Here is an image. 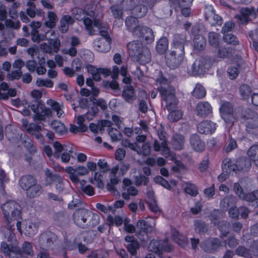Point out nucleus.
I'll use <instances>...</instances> for the list:
<instances>
[{
    "label": "nucleus",
    "mask_w": 258,
    "mask_h": 258,
    "mask_svg": "<svg viewBox=\"0 0 258 258\" xmlns=\"http://www.w3.org/2000/svg\"><path fill=\"white\" fill-rule=\"evenodd\" d=\"M6 227L3 226L0 230L5 236H11L15 230V221L22 219V208L17 202L8 201L1 206Z\"/></svg>",
    "instance_id": "f257e3e1"
},
{
    "label": "nucleus",
    "mask_w": 258,
    "mask_h": 258,
    "mask_svg": "<svg viewBox=\"0 0 258 258\" xmlns=\"http://www.w3.org/2000/svg\"><path fill=\"white\" fill-rule=\"evenodd\" d=\"M73 219L75 224L83 229L94 227L99 223L97 214L84 208L77 209L73 213Z\"/></svg>",
    "instance_id": "f03ea898"
},
{
    "label": "nucleus",
    "mask_w": 258,
    "mask_h": 258,
    "mask_svg": "<svg viewBox=\"0 0 258 258\" xmlns=\"http://www.w3.org/2000/svg\"><path fill=\"white\" fill-rule=\"evenodd\" d=\"M31 96L35 99L29 105L31 110L35 113L33 116L34 121H45L46 116H51V110L46 108L40 99L42 96L41 91L34 90L31 92Z\"/></svg>",
    "instance_id": "7ed1b4c3"
},
{
    "label": "nucleus",
    "mask_w": 258,
    "mask_h": 258,
    "mask_svg": "<svg viewBox=\"0 0 258 258\" xmlns=\"http://www.w3.org/2000/svg\"><path fill=\"white\" fill-rule=\"evenodd\" d=\"M213 63V60L208 56L197 58L188 70V74L191 76L202 75L211 67Z\"/></svg>",
    "instance_id": "20e7f679"
},
{
    "label": "nucleus",
    "mask_w": 258,
    "mask_h": 258,
    "mask_svg": "<svg viewBox=\"0 0 258 258\" xmlns=\"http://www.w3.org/2000/svg\"><path fill=\"white\" fill-rule=\"evenodd\" d=\"M158 91L162 99L166 102L165 107L167 109L171 110L178 104V100L175 96V90L173 87L170 85L159 87Z\"/></svg>",
    "instance_id": "39448f33"
},
{
    "label": "nucleus",
    "mask_w": 258,
    "mask_h": 258,
    "mask_svg": "<svg viewBox=\"0 0 258 258\" xmlns=\"http://www.w3.org/2000/svg\"><path fill=\"white\" fill-rule=\"evenodd\" d=\"M1 247L4 252L8 256L11 255V252L19 254H22L23 253L29 256H33L34 255L32 246L28 241H25L23 243L22 246V250L16 246H10L6 242L2 243Z\"/></svg>",
    "instance_id": "423d86ee"
},
{
    "label": "nucleus",
    "mask_w": 258,
    "mask_h": 258,
    "mask_svg": "<svg viewBox=\"0 0 258 258\" xmlns=\"http://www.w3.org/2000/svg\"><path fill=\"white\" fill-rule=\"evenodd\" d=\"M184 54V52L171 48V50L165 55L166 66L172 70L178 68L183 60Z\"/></svg>",
    "instance_id": "0eeeda50"
},
{
    "label": "nucleus",
    "mask_w": 258,
    "mask_h": 258,
    "mask_svg": "<svg viewBox=\"0 0 258 258\" xmlns=\"http://www.w3.org/2000/svg\"><path fill=\"white\" fill-rule=\"evenodd\" d=\"M136 236L142 242H147L149 239V234L152 233L154 226L149 222L139 219L136 223Z\"/></svg>",
    "instance_id": "6e6552de"
},
{
    "label": "nucleus",
    "mask_w": 258,
    "mask_h": 258,
    "mask_svg": "<svg viewBox=\"0 0 258 258\" xmlns=\"http://www.w3.org/2000/svg\"><path fill=\"white\" fill-rule=\"evenodd\" d=\"M229 160L230 171L237 173L238 172L248 171L251 167V161L246 157H241L235 161H232L230 158H225Z\"/></svg>",
    "instance_id": "1a4fd4ad"
},
{
    "label": "nucleus",
    "mask_w": 258,
    "mask_h": 258,
    "mask_svg": "<svg viewBox=\"0 0 258 258\" xmlns=\"http://www.w3.org/2000/svg\"><path fill=\"white\" fill-rule=\"evenodd\" d=\"M104 30H100L99 34L103 38L95 40L94 42V46L96 50L99 52H108L111 48V39L107 31Z\"/></svg>",
    "instance_id": "9d476101"
},
{
    "label": "nucleus",
    "mask_w": 258,
    "mask_h": 258,
    "mask_svg": "<svg viewBox=\"0 0 258 258\" xmlns=\"http://www.w3.org/2000/svg\"><path fill=\"white\" fill-rule=\"evenodd\" d=\"M148 249L150 251L157 254L159 257L160 254L163 251H170L172 249V246L169 244L167 240H152L148 246Z\"/></svg>",
    "instance_id": "9b49d317"
},
{
    "label": "nucleus",
    "mask_w": 258,
    "mask_h": 258,
    "mask_svg": "<svg viewBox=\"0 0 258 258\" xmlns=\"http://www.w3.org/2000/svg\"><path fill=\"white\" fill-rule=\"evenodd\" d=\"M157 134L161 141V143H160L158 141L155 140L153 147L154 150L155 151H159L161 149L165 153L169 154V149L168 147L166 132L164 131L162 125H160L157 129Z\"/></svg>",
    "instance_id": "f8f14e48"
},
{
    "label": "nucleus",
    "mask_w": 258,
    "mask_h": 258,
    "mask_svg": "<svg viewBox=\"0 0 258 258\" xmlns=\"http://www.w3.org/2000/svg\"><path fill=\"white\" fill-rule=\"evenodd\" d=\"M65 171L69 174V178L71 181L75 183L79 182L78 176H84L89 173L88 169L83 166H78L75 168L71 166L68 167Z\"/></svg>",
    "instance_id": "ddd939ff"
},
{
    "label": "nucleus",
    "mask_w": 258,
    "mask_h": 258,
    "mask_svg": "<svg viewBox=\"0 0 258 258\" xmlns=\"http://www.w3.org/2000/svg\"><path fill=\"white\" fill-rule=\"evenodd\" d=\"M57 240V235L50 231H47L40 234L39 237V245L41 247L49 248Z\"/></svg>",
    "instance_id": "4468645a"
},
{
    "label": "nucleus",
    "mask_w": 258,
    "mask_h": 258,
    "mask_svg": "<svg viewBox=\"0 0 258 258\" xmlns=\"http://www.w3.org/2000/svg\"><path fill=\"white\" fill-rule=\"evenodd\" d=\"M206 20L212 26L221 25L222 23V18L215 13L213 7L211 5H206L204 9Z\"/></svg>",
    "instance_id": "2eb2a0df"
},
{
    "label": "nucleus",
    "mask_w": 258,
    "mask_h": 258,
    "mask_svg": "<svg viewBox=\"0 0 258 258\" xmlns=\"http://www.w3.org/2000/svg\"><path fill=\"white\" fill-rule=\"evenodd\" d=\"M125 24L127 30L132 33L134 37L135 35H139L140 28L142 25L137 18L133 16H128L125 19Z\"/></svg>",
    "instance_id": "dca6fc26"
},
{
    "label": "nucleus",
    "mask_w": 258,
    "mask_h": 258,
    "mask_svg": "<svg viewBox=\"0 0 258 258\" xmlns=\"http://www.w3.org/2000/svg\"><path fill=\"white\" fill-rule=\"evenodd\" d=\"M212 107L208 102L201 101L197 104L195 112L197 116L205 118L212 113Z\"/></svg>",
    "instance_id": "f3484780"
},
{
    "label": "nucleus",
    "mask_w": 258,
    "mask_h": 258,
    "mask_svg": "<svg viewBox=\"0 0 258 258\" xmlns=\"http://www.w3.org/2000/svg\"><path fill=\"white\" fill-rule=\"evenodd\" d=\"M240 14L236 15L234 18L238 20L240 24H246L250 20V16L254 13V9L253 8H243L239 11Z\"/></svg>",
    "instance_id": "a211bd4d"
},
{
    "label": "nucleus",
    "mask_w": 258,
    "mask_h": 258,
    "mask_svg": "<svg viewBox=\"0 0 258 258\" xmlns=\"http://www.w3.org/2000/svg\"><path fill=\"white\" fill-rule=\"evenodd\" d=\"M221 245L219 239L216 238H211L202 242L201 244L202 248L206 252H214Z\"/></svg>",
    "instance_id": "6ab92c4d"
},
{
    "label": "nucleus",
    "mask_w": 258,
    "mask_h": 258,
    "mask_svg": "<svg viewBox=\"0 0 258 258\" xmlns=\"http://www.w3.org/2000/svg\"><path fill=\"white\" fill-rule=\"evenodd\" d=\"M145 47L143 45L142 42L138 40L131 41L127 45L128 54L133 60L135 57L139 55L140 53Z\"/></svg>",
    "instance_id": "aec40b11"
},
{
    "label": "nucleus",
    "mask_w": 258,
    "mask_h": 258,
    "mask_svg": "<svg viewBox=\"0 0 258 258\" xmlns=\"http://www.w3.org/2000/svg\"><path fill=\"white\" fill-rule=\"evenodd\" d=\"M216 128V124L208 120L200 122L197 125L198 132L202 134H212Z\"/></svg>",
    "instance_id": "412c9836"
},
{
    "label": "nucleus",
    "mask_w": 258,
    "mask_h": 258,
    "mask_svg": "<svg viewBox=\"0 0 258 258\" xmlns=\"http://www.w3.org/2000/svg\"><path fill=\"white\" fill-rule=\"evenodd\" d=\"M139 35H135V37L141 38L147 43H151L154 40V35L153 30L147 26L142 25L139 30Z\"/></svg>",
    "instance_id": "4be33fe9"
},
{
    "label": "nucleus",
    "mask_w": 258,
    "mask_h": 258,
    "mask_svg": "<svg viewBox=\"0 0 258 258\" xmlns=\"http://www.w3.org/2000/svg\"><path fill=\"white\" fill-rule=\"evenodd\" d=\"M186 42L185 35L176 34L174 36L172 48L184 52V45Z\"/></svg>",
    "instance_id": "5701e85b"
},
{
    "label": "nucleus",
    "mask_w": 258,
    "mask_h": 258,
    "mask_svg": "<svg viewBox=\"0 0 258 258\" xmlns=\"http://www.w3.org/2000/svg\"><path fill=\"white\" fill-rule=\"evenodd\" d=\"M37 182V179L34 176L30 174L23 175L19 181L20 187L24 190L29 189Z\"/></svg>",
    "instance_id": "b1692460"
},
{
    "label": "nucleus",
    "mask_w": 258,
    "mask_h": 258,
    "mask_svg": "<svg viewBox=\"0 0 258 258\" xmlns=\"http://www.w3.org/2000/svg\"><path fill=\"white\" fill-rule=\"evenodd\" d=\"M237 199L232 195L225 196L220 203V208L222 210L226 211L236 205Z\"/></svg>",
    "instance_id": "393cba45"
},
{
    "label": "nucleus",
    "mask_w": 258,
    "mask_h": 258,
    "mask_svg": "<svg viewBox=\"0 0 258 258\" xmlns=\"http://www.w3.org/2000/svg\"><path fill=\"white\" fill-rule=\"evenodd\" d=\"M193 149L197 152H202L205 149V144L197 134L192 135L189 139Z\"/></svg>",
    "instance_id": "a878e982"
},
{
    "label": "nucleus",
    "mask_w": 258,
    "mask_h": 258,
    "mask_svg": "<svg viewBox=\"0 0 258 258\" xmlns=\"http://www.w3.org/2000/svg\"><path fill=\"white\" fill-rule=\"evenodd\" d=\"M26 196L29 199H33L39 197L43 192L41 185L37 182L26 190Z\"/></svg>",
    "instance_id": "bb28decb"
},
{
    "label": "nucleus",
    "mask_w": 258,
    "mask_h": 258,
    "mask_svg": "<svg viewBox=\"0 0 258 258\" xmlns=\"http://www.w3.org/2000/svg\"><path fill=\"white\" fill-rule=\"evenodd\" d=\"M53 219L56 225L62 227L68 224L70 219L66 212L61 211L54 214Z\"/></svg>",
    "instance_id": "cd10ccee"
},
{
    "label": "nucleus",
    "mask_w": 258,
    "mask_h": 258,
    "mask_svg": "<svg viewBox=\"0 0 258 258\" xmlns=\"http://www.w3.org/2000/svg\"><path fill=\"white\" fill-rule=\"evenodd\" d=\"M151 59V54L150 50L146 47L133 60L136 61H139L142 64H145L150 62Z\"/></svg>",
    "instance_id": "c85d7f7f"
},
{
    "label": "nucleus",
    "mask_w": 258,
    "mask_h": 258,
    "mask_svg": "<svg viewBox=\"0 0 258 258\" xmlns=\"http://www.w3.org/2000/svg\"><path fill=\"white\" fill-rule=\"evenodd\" d=\"M123 99L130 103H133L136 99L134 88L132 86H126L122 94Z\"/></svg>",
    "instance_id": "c756f323"
},
{
    "label": "nucleus",
    "mask_w": 258,
    "mask_h": 258,
    "mask_svg": "<svg viewBox=\"0 0 258 258\" xmlns=\"http://www.w3.org/2000/svg\"><path fill=\"white\" fill-rule=\"evenodd\" d=\"M185 144L184 137L180 134H175L172 138V146L176 150L183 149Z\"/></svg>",
    "instance_id": "7c9ffc66"
},
{
    "label": "nucleus",
    "mask_w": 258,
    "mask_h": 258,
    "mask_svg": "<svg viewBox=\"0 0 258 258\" xmlns=\"http://www.w3.org/2000/svg\"><path fill=\"white\" fill-rule=\"evenodd\" d=\"M74 23V19L69 15H64L60 20L59 31L66 33L69 29V26Z\"/></svg>",
    "instance_id": "2f4dec72"
},
{
    "label": "nucleus",
    "mask_w": 258,
    "mask_h": 258,
    "mask_svg": "<svg viewBox=\"0 0 258 258\" xmlns=\"http://www.w3.org/2000/svg\"><path fill=\"white\" fill-rule=\"evenodd\" d=\"M244 197L241 198L242 200L250 202L254 208L258 207V190L246 194H244Z\"/></svg>",
    "instance_id": "473e14b6"
},
{
    "label": "nucleus",
    "mask_w": 258,
    "mask_h": 258,
    "mask_svg": "<svg viewBox=\"0 0 258 258\" xmlns=\"http://www.w3.org/2000/svg\"><path fill=\"white\" fill-rule=\"evenodd\" d=\"M229 160L228 159H224L222 163V169L223 172L218 176V180L223 182L228 177L229 173L232 171H230Z\"/></svg>",
    "instance_id": "72a5a7b5"
},
{
    "label": "nucleus",
    "mask_w": 258,
    "mask_h": 258,
    "mask_svg": "<svg viewBox=\"0 0 258 258\" xmlns=\"http://www.w3.org/2000/svg\"><path fill=\"white\" fill-rule=\"evenodd\" d=\"M49 33L52 35L54 33V31L50 30L44 34H39L37 30H32L31 32L32 40L34 42L39 43L40 41L47 39L46 35Z\"/></svg>",
    "instance_id": "f704fd0d"
},
{
    "label": "nucleus",
    "mask_w": 258,
    "mask_h": 258,
    "mask_svg": "<svg viewBox=\"0 0 258 258\" xmlns=\"http://www.w3.org/2000/svg\"><path fill=\"white\" fill-rule=\"evenodd\" d=\"M41 129L42 127L40 125L32 123L28 128V133L34 136L36 139L41 141L42 140V135L40 133Z\"/></svg>",
    "instance_id": "c9c22d12"
},
{
    "label": "nucleus",
    "mask_w": 258,
    "mask_h": 258,
    "mask_svg": "<svg viewBox=\"0 0 258 258\" xmlns=\"http://www.w3.org/2000/svg\"><path fill=\"white\" fill-rule=\"evenodd\" d=\"M217 228L221 232L220 237H226L229 233L230 223L225 220L219 221L217 224Z\"/></svg>",
    "instance_id": "e433bc0d"
},
{
    "label": "nucleus",
    "mask_w": 258,
    "mask_h": 258,
    "mask_svg": "<svg viewBox=\"0 0 258 258\" xmlns=\"http://www.w3.org/2000/svg\"><path fill=\"white\" fill-rule=\"evenodd\" d=\"M177 105L172 108L171 110L167 109L169 113L168 115L167 118L170 122H175L180 119L182 116V112L176 109Z\"/></svg>",
    "instance_id": "4c0bfd02"
},
{
    "label": "nucleus",
    "mask_w": 258,
    "mask_h": 258,
    "mask_svg": "<svg viewBox=\"0 0 258 258\" xmlns=\"http://www.w3.org/2000/svg\"><path fill=\"white\" fill-rule=\"evenodd\" d=\"M194 226L196 231L199 234H205L209 231L208 224L201 220L195 221Z\"/></svg>",
    "instance_id": "58836bf2"
},
{
    "label": "nucleus",
    "mask_w": 258,
    "mask_h": 258,
    "mask_svg": "<svg viewBox=\"0 0 258 258\" xmlns=\"http://www.w3.org/2000/svg\"><path fill=\"white\" fill-rule=\"evenodd\" d=\"M21 141L23 146L27 149L30 153L33 154L36 152V147L28 136L24 135L23 137L21 136Z\"/></svg>",
    "instance_id": "ea45409f"
},
{
    "label": "nucleus",
    "mask_w": 258,
    "mask_h": 258,
    "mask_svg": "<svg viewBox=\"0 0 258 258\" xmlns=\"http://www.w3.org/2000/svg\"><path fill=\"white\" fill-rule=\"evenodd\" d=\"M168 47V41L166 37H163L161 38L157 43L156 50L160 54H164L166 51Z\"/></svg>",
    "instance_id": "a19ab883"
},
{
    "label": "nucleus",
    "mask_w": 258,
    "mask_h": 258,
    "mask_svg": "<svg viewBox=\"0 0 258 258\" xmlns=\"http://www.w3.org/2000/svg\"><path fill=\"white\" fill-rule=\"evenodd\" d=\"M51 127L55 131V133L59 135H63L67 132L63 123L59 121L54 120L51 123Z\"/></svg>",
    "instance_id": "79ce46f5"
},
{
    "label": "nucleus",
    "mask_w": 258,
    "mask_h": 258,
    "mask_svg": "<svg viewBox=\"0 0 258 258\" xmlns=\"http://www.w3.org/2000/svg\"><path fill=\"white\" fill-rule=\"evenodd\" d=\"M184 191L192 197H196L198 194V188L195 184L190 182H184L182 184Z\"/></svg>",
    "instance_id": "37998d69"
},
{
    "label": "nucleus",
    "mask_w": 258,
    "mask_h": 258,
    "mask_svg": "<svg viewBox=\"0 0 258 258\" xmlns=\"http://www.w3.org/2000/svg\"><path fill=\"white\" fill-rule=\"evenodd\" d=\"M235 52V50L231 47H220L218 52L217 56L222 58H228L231 57Z\"/></svg>",
    "instance_id": "c03bdc74"
},
{
    "label": "nucleus",
    "mask_w": 258,
    "mask_h": 258,
    "mask_svg": "<svg viewBox=\"0 0 258 258\" xmlns=\"http://www.w3.org/2000/svg\"><path fill=\"white\" fill-rule=\"evenodd\" d=\"M148 12L147 6L144 4L136 6L132 10V14L138 17H142L144 16Z\"/></svg>",
    "instance_id": "a18cd8bd"
},
{
    "label": "nucleus",
    "mask_w": 258,
    "mask_h": 258,
    "mask_svg": "<svg viewBox=\"0 0 258 258\" xmlns=\"http://www.w3.org/2000/svg\"><path fill=\"white\" fill-rule=\"evenodd\" d=\"M193 42L195 48L198 50H202L206 46V39L202 35H196Z\"/></svg>",
    "instance_id": "49530a36"
},
{
    "label": "nucleus",
    "mask_w": 258,
    "mask_h": 258,
    "mask_svg": "<svg viewBox=\"0 0 258 258\" xmlns=\"http://www.w3.org/2000/svg\"><path fill=\"white\" fill-rule=\"evenodd\" d=\"M247 154L253 161L255 165L258 167V145L251 146L247 151Z\"/></svg>",
    "instance_id": "de8ad7c7"
},
{
    "label": "nucleus",
    "mask_w": 258,
    "mask_h": 258,
    "mask_svg": "<svg viewBox=\"0 0 258 258\" xmlns=\"http://www.w3.org/2000/svg\"><path fill=\"white\" fill-rule=\"evenodd\" d=\"M235 253L244 258H253L251 250L243 246H239L235 251Z\"/></svg>",
    "instance_id": "09e8293b"
},
{
    "label": "nucleus",
    "mask_w": 258,
    "mask_h": 258,
    "mask_svg": "<svg viewBox=\"0 0 258 258\" xmlns=\"http://www.w3.org/2000/svg\"><path fill=\"white\" fill-rule=\"evenodd\" d=\"M244 123L246 126V130L249 133H251L253 130L258 128V116H255L254 119L245 120Z\"/></svg>",
    "instance_id": "8fccbe9b"
},
{
    "label": "nucleus",
    "mask_w": 258,
    "mask_h": 258,
    "mask_svg": "<svg viewBox=\"0 0 258 258\" xmlns=\"http://www.w3.org/2000/svg\"><path fill=\"white\" fill-rule=\"evenodd\" d=\"M122 4H112V6L110 7V10L115 18L120 19L122 17L123 14V7L121 6V5Z\"/></svg>",
    "instance_id": "3c124183"
},
{
    "label": "nucleus",
    "mask_w": 258,
    "mask_h": 258,
    "mask_svg": "<svg viewBox=\"0 0 258 258\" xmlns=\"http://www.w3.org/2000/svg\"><path fill=\"white\" fill-rule=\"evenodd\" d=\"M206 95V91L204 87L201 84H197L195 89L192 92V95L198 99L204 98Z\"/></svg>",
    "instance_id": "603ef678"
},
{
    "label": "nucleus",
    "mask_w": 258,
    "mask_h": 258,
    "mask_svg": "<svg viewBox=\"0 0 258 258\" xmlns=\"http://www.w3.org/2000/svg\"><path fill=\"white\" fill-rule=\"evenodd\" d=\"M48 20L44 23L46 27L52 28L55 27L56 23L58 21L57 17L55 13L52 12L48 13Z\"/></svg>",
    "instance_id": "864d4df0"
},
{
    "label": "nucleus",
    "mask_w": 258,
    "mask_h": 258,
    "mask_svg": "<svg viewBox=\"0 0 258 258\" xmlns=\"http://www.w3.org/2000/svg\"><path fill=\"white\" fill-rule=\"evenodd\" d=\"M219 34L217 33L211 32L208 35L209 44L212 46L216 48L219 46Z\"/></svg>",
    "instance_id": "5fc2aeb1"
},
{
    "label": "nucleus",
    "mask_w": 258,
    "mask_h": 258,
    "mask_svg": "<svg viewBox=\"0 0 258 258\" xmlns=\"http://www.w3.org/2000/svg\"><path fill=\"white\" fill-rule=\"evenodd\" d=\"M149 182V178L142 174L135 177L134 184L137 186L147 185Z\"/></svg>",
    "instance_id": "6e6d98bb"
},
{
    "label": "nucleus",
    "mask_w": 258,
    "mask_h": 258,
    "mask_svg": "<svg viewBox=\"0 0 258 258\" xmlns=\"http://www.w3.org/2000/svg\"><path fill=\"white\" fill-rule=\"evenodd\" d=\"M239 92L241 96L244 99H247L252 93L250 87L246 84H243L240 86Z\"/></svg>",
    "instance_id": "4d7b16f0"
},
{
    "label": "nucleus",
    "mask_w": 258,
    "mask_h": 258,
    "mask_svg": "<svg viewBox=\"0 0 258 258\" xmlns=\"http://www.w3.org/2000/svg\"><path fill=\"white\" fill-rule=\"evenodd\" d=\"M107 221L110 227L112 226L114 223L117 226H121L123 223L122 218L119 216H116L113 218L112 216L109 215L107 216Z\"/></svg>",
    "instance_id": "13d9d810"
},
{
    "label": "nucleus",
    "mask_w": 258,
    "mask_h": 258,
    "mask_svg": "<svg viewBox=\"0 0 258 258\" xmlns=\"http://www.w3.org/2000/svg\"><path fill=\"white\" fill-rule=\"evenodd\" d=\"M53 147L54 148L55 151L53 153V156L55 158H58L60 157V154L63 151H67L68 150H65L64 148L66 147V145H62L58 141H56L53 143Z\"/></svg>",
    "instance_id": "bf43d9fd"
},
{
    "label": "nucleus",
    "mask_w": 258,
    "mask_h": 258,
    "mask_svg": "<svg viewBox=\"0 0 258 258\" xmlns=\"http://www.w3.org/2000/svg\"><path fill=\"white\" fill-rule=\"evenodd\" d=\"M36 224L32 222H28L26 225L25 231L27 235L29 237L33 236L37 231Z\"/></svg>",
    "instance_id": "052dcab7"
},
{
    "label": "nucleus",
    "mask_w": 258,
    "mask_h": 258,
    "mask_svg": "<svg viewBox=\"0 0 258 258\" xmlns=\"http://www.w3.org/2000/svg\"><path fill=\"white\" fill-rule=\"evenodd\" d=\"M98 112L97 105L93 101L91 108L88 110V111L85 114L86 118L89 120H92L93 118L97 114Z\"/></svg>",
    "instance_id": "680f3d73"
},
{
    "label": "nucleus",
    "mask_w": 258,
    "mask_h": 258,
    "mask_svg": "<svg viewBox=\"0 0 258 258\" xmlns=\"http://www.w3.org/2000/svg\"><path fill=\"white\" fill-rule=\"evenodd\" d=\"M109 135L113 142H116L121 140L122 135L121 133L114 128H110L108 130Z\"/></svg>",
    "instance_id": "e2e57ef3"
},
{
    "label": "nucleus",
    "mask_w": 258,
    "mask_h": 258,
    "mask_svg": "<svg viewBox=\"0 0 258 258\" xmlns=\"http://www.w3.org/2000/svg\"><path fill=\"white\" fill-rule=\"evenodd\" d=\"M223 40L225 42L234 45H236L238 44V40H237V37L231 33L224 34Z\"/></svg>",
    "instance_id": "0e129e2a"
},
{
    "label": "nucleus",
    "mask_w": 258,
    "mask_h": 258,
    "mask_svg": "<svg viewBox=\"0 0 258 258\" xmlns=\"http://www.w3.org/2000/svg\"><path fill=\"white\" fill-rule=\"evenodd\" d=\"M151 147L149 143H145L142 145L141 149L139 147V150H138L137 154L142 155L144 156H148L150 154Z\"/></svg>",
    "instance_id": "69168bd1"
},
{
    "label": "nucleus",
    "mask_w": 258,
    "mask_h": 258,
    "mask_svg": "<svg viewBox=\"0 0 258 258\" xmlns=\"http://www.w3.org/2000/svg\"><path fill=\"white\" fill-rule=\"evenodd\" d=\"M249 36L252 40V46L253 48L258 52V31L255 30L251 31L249 33Z\"/></svg>",
    "instance_id": "338daca9"
},
{
    "label": "nucleus",
    "mask_w": 258,
    "mask_h": 258,
    "mask_svg": "<svg viewBox=\"0 0 258 258\" xmlns=\"http://www.w3.org/2000/svg\"><path fill=\"white\" fill-rule=\"evenodd\" d=\"M128 251L133 256L137 254V250L139 248V244L138 241H133L132 243H128L126 245Z\"/></svg>",
    "instance_id": "774afa93"
}]
</instances>
